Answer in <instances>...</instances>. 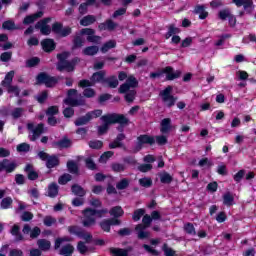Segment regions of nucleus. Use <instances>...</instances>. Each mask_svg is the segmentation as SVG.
Masks as SVG:
<instances>
[{"instance_id": "55", "label": "nucleus", "mask_w": 256, "mask_h": 256, "mask_svg": "<svg viewBox=\"0 0 256 256\" xmlns=\"http://www.w3.org/2000/svg\"><path fill=\"white\" fill-rule=\"evenodd\" d=\"M151 221H153V219L151 218V216L149 215H144L143 219H142V225L144 228L147 229V227H149V225H151Z\"/></svg>"}, {"instance_id": "27", "label": "nucleus", "mask_w": 256, "mask_h": 256, "mask_svg": "<svg viewBox=\"0 0 256 256\" xmlns=\"http://www.w3.org/2000/svg\"><path fill=\"white\" fill-rule=\"evenodd\" d=\"M145 227H143V224H138L136 226V231H138V238L139 239H147L149 237V232L145 231Z\"/></svg>"}, {"instance_id": "51", "label": "nucleus", "mask_w": 256, "mask_h": 256, "mask_svg": "<svg viewBox=\"0 0 256 256\" xmlns=\"http://www.w3.org/2000/svg\"><path fill=\"white\" fill-rule=\"evenodd\" d=\"M69 181H71V175L70 174H64L59 178L58 183L60 185H66V183H69Z\"/></svg>"}, {"instance_id": "7", "label": "nucleus", "mask_w": 256, "mask_h": 256, "mask_svg": "<svg viewBox=\"0 0 256 256\" xmlns=\"http://www.w3.org/2000/svg\"><path fill=\"white\" fill-rule=\"evenodd\" d=\"M102 114H103V111L101 110H94V111L88 112L84 117L78 118L75 121V125H77V127L81 125H87L89 121H93V119H97V117H101Z\"/></svg>"}, {"instance_id": "36", "label": "nucleus", "mask_w": 256, "mask_h": 256, "mask_svg": "<svg viewBox=\"0 0 256 256\" xmlns=\"http://www.w3.org/2000/svg\"><path fill=\"white\" fill-rule=\"evenodd\" d=\"M98 52L99 47L97 46H89L83 50L84 55H97Z\"/></svg>"}, {"instance_id": "29", "label": "nucleus", "mask_w": 256, "mask_h": 256, "mask_svg": "<svg viewBox=\"0 0 256 256\" xmlns=\"http://www.w3.org/2000/svg\"><path fill=\"white\" fill-rule=\"evenodd\" d=\"M115 47H117V42H115V40H110L101 47V52L107 53V51L115 49Z\"/></svg>"}, {"instance_id": "25", "label": "nucleus", "mask_w": 256, "mask_h": 256, "mask_svg": "<svg viewBox=\"0 0 256 256\" xmlns=\"http://www.w3.org/2000/svg\"><path fill=\"white\" fill-rule=\"evenodd\" d=\"M4 161V171H6V173H12V171H15V169L17 168V164L11 160H3Z\"/></svg>"}, {"instance_id": "44", "label": "nucleus", "mask_w": 256, "mask_h": 256, "mask_svg": "<svg viewBox=\"0 0 256 256\" xmlns=\"http://www.w3.org/2000/svg\"><path fill=\"white\" fill-rule=\"evenodd\" d=\"M60 149H67L71 145V140L64 138L57 143Z\"/></svg>"}, {"instance_id": "31", "label": "nucleus", "mask_w": 256, "mask_h": 256, "mask_svg": "<svg viewBox=\"0 0 256 256\" xmlns=\"http://www.w3.org/2000/svg\"><path fill=\"white\" fill-rule=\"evenodd\" d=\"M38 247L42 251H49V249H51V242H49V240H45V239L38 240Z\"/></svg>"}, {"instance_id": "11", "label": "nucleus", "mask_w": 256, "mask_h": 256, "mask_svg": "<svg viewBox=\"0 0 256 256\" xmlns=\"http://www.w3.org/2000/svg\"><path fill=\"white\" fill-rule=\"evenodd\" d=\"M37 83H43L46 87H54V85H57V79L45 73H41L37 77Z\"/></svg>"}, {"instance_id": "46", "label": "nucleus", "mask_w": 256, "mask_h": 256, "mask_svg": "<svg viewBox=\"0 0 256 256\" xmlns=\"http://www.w3.org/2000/svg\"><path fill=\"white\" fill-rule=\"evenodd\" d=\"M107 83H108L109 87H111L112 89H115V87H117L119 85V80H117V77L112 76L107 79Z\"/></svg>"}, {"instance_id": "17", "label": "nucleus", "mask_w": 256, "mask_h": 256, "mask_svg": "<svg viewBox=\"0 0 256 256\" xmlns=\"http://www.w3.org/2000/svg\"><path fill=\"white\" fill-rule=\"evenodd\" d=\"M22 231L24 235H29L30 233L31 239H35L39 237V235H41V229H39V227H35L33 230H31V226H29L28 224L24 225V228Z\"/></svg>"}, {"instance_id": "41", "label": "nucleus", "mask_w": 256, "mask_h": 256, "mask_svg": "<svg viewBox=\"0 0 256 256\" xmlns=\"http://www.w3.org/2000/svg\"><path fill=\"white\" fill-rule=\"evenodd\" d=\"M196 13L201 19H207V16L209 15L207 11H205V7L203 6L196 7Z\"/></svg>"}, {"instance_id": "57", "label": "nucleus", "mask_w": 256, "mask_h": 256, "mask_svg": "<svg viewBox=\"0 0 256 256\" xmlns=\"http://www.w3.org/2000/svg\"><path fill=\"white\" fill-rule=\"evenodd\" d=\"M8 93L14 95L15 97L19 96V88L17 86H8Z\"/></svg>"}, {"instance_id": "60", "label": "nucleus", "mask_w": 256, "mask_h": 256, "mask_svg": "<svg viewBox=\"0 0 256 256\" xmlns=\"http://www.w3.org/2000/svg\"><path fill=\"white\" fill-rule=\"evenodd\" d=\"M67 167L70 173H77V164L75 162L69 161Z\"/></svg>"}, {"instance_id": "1", "label": "nucleus", "mask_w": 256, "mask_h": 256, "mask_svg": "<svg viewBox=\"0 0 256 256\" xmlns=\"http://www.w3.org/2000/svg\"><path fill=\"white\" fill-rule=\"evenodd\" d=\"M101 121L103 122V125L98 127L99 135H105V132L109 131V125H113L114 123L127 125V123H129V119L122 114L104 115L101 117Z\"/></svg>"}, {"instance_id": "23", "label": "nucleus", "mask_w": 256, "mask_h": 256, "mask_svg": "<svg viewBox=\"0 0 256 256\" xmlns=\"http://www.w3.org/2000/svg\"><path fill=\"white\" fill-rule=\"evenodd\" d=\"M95 21H97V17L93 15H87L80 20V25H82V27H89V25H93Z\"/></svg>"}, {"instance_id": "10", "label": "nucleus", "mask_w": 256, "mask_h": 256, "mask_svg": "<svg viewBox=\"0 0 256 256\" xmlns=\"http://www.w3.org/2000/svg\"><path fill=\"white\" fill-rule=\"evenodd\" d=\"M38 157L42 159V161L47 160L46 167H48V169H53V167L59 165V159L56 156H49L45 152H39Z\"/></svg>"}, {"instance_id": "12", "label": "nucleus", "mask_w": 256, "mask_h": 256, "mask_svg": "<svg viewBox=\"0 0 256 256\" xmlns=\"http://www.w3.org/2000/svg\"><path fill=\"white\" fill-rule=\"evenodd\" d=\"M80 35H87V41L90 43H99L101 37L95 35V30L91 28H84L80 31Z\"/></svg>"}, {"instance_id": "4", "label": "nucleus", "mask_w": 256, "mask_h": 256, "mask_svg": "<svg viewBox=\"0 0 256 256\" xmlns=\"http://www.w3.org/2000/svg\"><path fill=\"white\" fill-rule=\"evenodd\" d=\"M59 63L57 65L59 71H73L75 69V62L77 59L72 60L71 62L67 61V58L69 57L68 52H64L62 54H58Z\"/></svg>"}, {"instance_id": "56", "label": "nucleus", "mask_w": 256, "mask_h": 256, "mask_svg": "<svg viewBox=\"0 0 256 256\" xmlns=\"http://www.w3.org/2000/svg\"><path fill=\"white\" fill-rule=\"evenodd\" d=\"M163 251H164V255H166V256H174L175 255V250H173L171 247L167 246V244H165L163 246Z\"/></svg>"}, {"instance_id": "16", "label": "nucleus", "mask_w": 256, "mask_h": 256, "mask_svg": "<svg viewBox=\"0 0 256 256\" xmlns=\"http://www.w3.org/2000/svg\"><path fill=\"white\" fill-rule=\"evenodd\" d=\"M163 73H165L166 75V79L168 81H173V79H177L181 76V71L179 70H173V68L171 67H166L164 70H163Z\"/></svg>"}, {"instance_id": "2", "label": "nucleus", "mask_w": 256, "mask_h": 256, "mask_svg": "<svg viewBox=\"0 0 256 256\" xmlns=\"http://www.w3.org/2000/svg\"><path fill=\"white\" fill-rule=\"evenodd\" d=\"M105 213H107V209L95 210L92 208H86L82 212V225L84 227H93V225L97 223V219H101Z\"/></svg>"}, {"instance_id": "63", "label": "nucleus", "mask_w": 256, "mask_h": 256, "mask_svg": "<svg viewBox=\"0 0 256 256\" xmlns=\"http://www.w3.org/2000/svg\"><path fill=\"white\" fill-rule=\"evenodd\" d=\"M83 43H85V40L81 36L74 38V47H83Z\"/></svg>"}, {"instance_id": "3", "label": "nucleus", "mask_w": 256, "mask_h": 256, "mask_svg": "<svg viewBox=\"0 0 256 256\" xmlns=\"http://www.w3.org/2000/svg\"><path fill=\"white\" fill-rule=\"evenodd\" d=\"M118 79L119 81H125L126 79V82L122 84L119 88L120 93H125L130 89H135V87H137L138 85L137 79L133 76H127V73L125 72H120L118 75Z\"/></svg>"}, {"instance_id": "6", "label": "nucleus", "mask_w": 256, "mask_h": 256, "mask_svg": "<svg viewBox=\"0 0 256 256\" xmlns=\"http://www.w3.org/2000/svg\"><path fill=\"white\" fill-rule=\"evenodd\" d=\"M172 92L173 87L171 86L166 87L165 90L160 92V96L162 97V101L164 105H166V107H173V105H175V102L177 101V98L171 95Z\"/></svg>"}, {"instance_id": "8", "label": "nucleus", "mask_w": 256, "mask_h": 256, "mask_svg": "<svg viewBox=\"0 0 256 256\" xmlns=\"http://www.w3.org/2000/svg\"><path fill=\"white\" fill-rule=\"evenodd\" d=\"M77 97H78L77 90L70 89L68 91V97L67 99L64 100V103L66 105H70V107H78V105H84L85 100H83L82 98L79 100L77 99Z\"/></svg>"}, {"instance_id": "43", "label": "nucleus", "mask_w": 256, "mask_h": 256, "mask_svg": "<svg viewBox=\"0 0 256 256\" xmlns=\"http://www.w3.org/2000/svg\"><path fill=\"white\" fill-rule=\"evenodd\" d=\"M13 203V199L11 197H6L1 202L2 209H9Z\"/></svg>"}, {"instance_id": "61", "label": "nucleus", "mask_w": 256, "mask_h": 256, "mask_svg": "<svg viewBox=\"0 0 256 256\" xmlns=\"http://www.w3.org/2000/svg\"><path fill=\"white\" fill-rule=\"evenodd\" d=\"M39 58L38 57H33L29 60H27V66L28 67H35V65H39Z\"/></svg>"}, {"instance_id": "21", "label": "nucleus", "mask_w": 256, "mask_h": 256, "mask_svg": "<svg viewBox=\"0 0 256 256\" xmlns=\"http://www.w3.org/2000/svg\"><path fill=\"white\" fill-rule=\"evenodd\" d=\"M41 45L46 53H49L55 49V41H53V39H45L41 42Z\"/></svg>"}, {"instance_id": "28", "label": "nucleus", "mask_w": 256, "mask_h": 256, "mask_svg": "<svg viewBox=\"0 0 256 256\" xmlns=\"http://www.w3.org/2000/svg\"><path fill=\"white\" fill-rule=\"evenodd\" d=\"M124 213L125 212L123 211V208H121L120 206H115L110 210V215L114 217V219H117V217H123Z\"/></svg>"}, {"instance_id": "34", "label": "nucleus", "mask_w": 256, "mask_h": 256, "mask_svg": "<svg viewBox=\"0 0 256 256\" xmlns=\"http://www.w3.org/2000/svg\"><path fill=\"white\" fill-rule=\"evenodd\" d=\"M72 193H74V195H77L78 197H85V189H83V187L79 186V185H74L72 186Z\"/></svg>"}, {"instance_id": "54", "label": "nucleus", "mask_w": 256, "mask_h": 256, "mask_svg": "<svg viewBox=\"0 0 256 256\" xmlns=\"http://www.w3.org/2000/svg\"><path fill=\"white\" fill-rule=\"evenodd\" d=\"M129 187V180L126 178L122 179L118 184H117V189L123 190L127 189Z\"/></svg>"}, {"instance_id": "45", "label": "nucleus", "mask_w": 256, "mask_h": 256, "mask_svg": "<svg viewBox=\"0 0 256 256\" xmlns=\"http://www.w3.org/2000/svg\"><path fill=\"white\" fill-rule=\"evenodd\" d=\"M231 11H229V9H224V10H221L219 12V18L222 20V21H225V19H229L230 16H231Z\"/></svg>"}, {"instance_id": "62", "label": "nucleus", "mask_w": 256, "mask_h": 256, "mask_svg": "<svg viewBox=\"0 0 256 256\" xmlns=\"http://www.w3.org/2000/svg\"><path fill=\"white\" fill-rule=\"evenodd\" d=\"M83 95L88 98L95 97V90L93 88H86L84 89Z\"/></svg>"}, {"instance_id": "48", "label": "nucleus", "mask_w": 256, "mask_h": 256, "mask_svg": "<svg viewBox=\"0 0 256 256\" xmlns=\"http://www.w3.org/2000/svg\"><path fill=\"white\" fill-rule=\"evenodd\" d=\"M145 215V210L144 209H138L134 212L132 219L134 221H139V219H141V217H143Z\"/></svg>"}, {"instance_id": "40", "label": "nucleus", "mask_w": 256, "mask_h": 256, "mask_svg": "<svg viewBox=\"0 0 256 256\" xmlns=\"http://www.w3.org/2000/svg\"><path fill=\"white\" fill-rule=\"evenodd\" d=\"M139 185H141V187H146L149 188L151 187V185H153V180H151V178H141L139 179Z\"/></svg>"}, {"instance_id": "18", "label": "nucleus", "mask_w": 256, "mask_h": 256, "mask_svg": "<svg viewBox=\"0 0 256 256\" xmlns=\"http://www.w3.org/2000/svg\"><path fill=\"white\" fill-rule=\"evenodd\" d=\"M233 2L235 3V5H237V7H241L243 5L245 11H247L248 13H251V11H253V0H233Z\"/></svg>"}, {"instance_id": "13", "label": "nucleus", "mask_w": 256, "mask_h": 256, "mask_svg": "<svg viewBox=\"0 0 256 256\" xmlns=\"http://www.w3.org/2000/svg\"><path fill=\"white\" fill-rule=\"evenodd\" d=\"M137 150L139 151L143 145H153L155 137L149 135H141L137 138Z\"/></svg>"}, {"instance_id": "19", "label": "nucleus", "mask_w": 256, "mask_h": 256, "mask_svg": "<svg viewBox=\"0 0 256 256\" xmlns=\"http://www.w3.org/2000/svg\"><path fill=\"white\" fill-rule=\"evenodd\" d=\"M172 129L173 125L171 124V118H164L160 123L161 133H170Z\"/></svg>"}, {"instance_id": "20", "label": "nucleus", "mask_w": 256, "mask_h": 256, "mask_svg": "<svg viewBox=\"0 0 256 256\" xmlns=\"http://www.w3.org/2000/svg\"><path fill=\"white\" fill-rule=\"evenodd\" d=\"M117 27V23L109 19L106 22L99 24L98 28L100 31H113Z\"/></svg>"}, {"instance_id": "52", "label": "nucleus", "mask_w": 256, "mask_h": 256, "mask_svg": "<svg viewBox=\"0 0 256 256\" xmlns=\"http://www.w3.org/2000/svg\"><path fill=\"white\" fill-rule=\"evenodd\" d=\"M56 222L57 220L51 216H46L44 218V225H46V227H51V225H55Z\"/></svg>"}, {"instance_id": "39", "label": "nucleus", "mask_w": 256, "mask_h": 256, "mask_svg": "<svg viewBox=\"0 0 256 256\" xmlns=\"http://www.w3.org/2000/svg\"><path fill=\"white\" fill-rule=\"evenodd\" d=\"M110 251H111L113 256H127V255H129V252L127 250H123V249L112 248Z\"/></svg>"}, {"instance_id": "33", "label": "nucleus", "mask_w": 256, "mask_h": 256, "mask_svg": "<svg viewBox=\"0 0 256 256\" xmlns=\"http://www.w3.org/2000/svg\"><path fill=\"white\" fill-rule=\"evenodd\" d=\"M11 234L15 237L16 241H23V235L19 232V225L15 224L12 227Z\"/></svg>"}, {"instance_id": "37", "label": "nucleus", "mask_w": 256, "mask_h": 256, "mask_svg": "<svg viewBox=\"0 0 256 256\" xmlns=\"http://www.w3.org/2000/svg\"><path fill=\"white\" fill-rule=\"evenodd\" d=\"M135 88H131L130 90L126 91L125 99L127 103H133L135 101Z\"/></svg>"}, {"instance_id": "30", "label": "nucleus", "mask_w": 256, "mask_h": 256, "mask_svg": "<svg viewBox=\"0 0 256 256\" xmlns=\"http://www.w3.org/2000/svg\"><path fill=\"white\" fill-rule=\"evenodd\" d=\"M235 201V198L233 197V194L231 192H227L223 195V203L227 205V207H231Z\"/></svg>"}, {"instance_id": "32", "label": "nucleus", "mask_w": 256, "mask_h": 256, "mask_svg": "<svg viewBox=\"0 0 256 256\" xmlns=\"http://www.w3.org/2000/svg\"><path fill=\"white\" fill-rule=\"evenodd\" d=\"M57 193H59V187L57 184L52 183L48 187V195L49 197H57Z\"/></svg>"}, {"instance_id": "47", "label": "nucleus", "mask_w": 256, "mask_h": 256, "mask_svg": "<svg viewBox=\"0 0 256 256\" xmlns=\"http://www.w3.org/2000/svg\"><path fill=\"white\" fill-rule=\"evenodd\" d=\"M111 157H113V152L108 151L101 155L99 161L100 163H107V160L111 159Z\"/></svg>"}, {"instance_id": "35", "label": "nucleus", "mask_w": 256, "mask_h": 256, "mask_svg": "<svg viewBox=\"0 0 256 256\" xmlns=\"http://www.w3.org/2000/svg\"><path fill=\"white\" fill-rule=\"evenodd\" d=\"M123 139H125V135L124 134H119L117 136V140L110 143V145H109L110 149H117V147H121V142L120 141H123Z\"/></svg>"}, {"instance_id": "14", "label": "nucleus", "mask_w": 256, "mask_h": 256, "mask_svg": "<svg viewBox=\"0 0 256 256\" xmlns=\"http://www.w3.org/2000/svg\"><path fill=\"white\" fill-rule=\"evenodd\" d=\"M51 21L50 18H46L36 24V29L40 30L42 35H49L51 33V26L47 25Z\"/></svg>"}, {"instance_id": "9", "label": "nucleus", "mask_w": 256, "mask_h": 256, "mask_svg": "<svg viewBox=\"0 0 256 256\" xmlns=\"http://www.w3.org/2000/svg\"><path fill=\"white\" fill-rule=\"evenodd\" d=\"M28 129L30 130L29 139L30 141H37L41 134L43 133V124H38L36 127L33 123H29L27 125Z\"/></svg>"}, {"instance_id": "22", "label": "nucleus", "mask_w": 256, "mask_h": 256, "mask_svg": "<svg viewBox=\"0 0 256 256\" xmlns=\"http://www.w3.org/2000/svg\"><path fill=\"white\" fill-rule=\"evenodd\" d=\"M41 17H43V12H37L35 14H32V15H29V16H26L24 18V25H31V23H35V20L36 19H41Z\"/></svg>"}, {"instance_id": "24", "label": "nucleus", "mask_w": 256, "mask_h": 256, "mask_svg": "<svg viewBox=\"0 0 256 256\" xmlns=\"http://www.w3.org/2000/svg\"><path fill=\"white\" fill-rule=\"evenodd\" d=\"M13 77H15V72H8L5 76V79L1 82L2 87H11V83H13Z\"/></svg>"}, {"instance_id": "26", "label": "nucleus", "mask_w": 256, "mask_h": 256, "mask_svg": "<svg viewBox=\"0 0 256 256\" xmlns=\"http://www.w3.org/2000/svg\"><path fill=\"white\" fill-rule=\"evenodd\" d=\"M178 33H181V30L172 24L168 27V32L165 34V39H171L173 35L175 36Z\"/></svg>"}, {"instance_id": "49", "label": "nucleus", "mask_w": 256, "mask_h": 256, "mask_svg": "<svg viewBox=\"0 0 256 256\" xmlns=\"http://www.w3.org/2000/svg\"><path fill=\"white\" fill-rule=\"evenodd\" d=\"M89 147L91 149H101L103 147V142L99 140H93L89 142Z\"/></svg>"}, {"instance_id": "38", "label": "nucleus", "mask_w": 256, "mask_h": 256, "mask_svg": "<svg viewBox=\"0 0 256 256\" xmlns=\"http://www.w3.org/2000/svg\"><path fill=\"white\" fill-rule=\"evenodd\" d=\"M25 171H27L28 178L31 181H35V179H37V177H38L37 172L32 171V166L31 165H27L26 168H25Z\"/></svg>"}, {"instance_id": "15", "label": "nucleus", "mask_w": 256, "mask_h": 256, "mask_svg": "<svg viewBox=\"0 0 256 256\" xmlns=\"http://www.w3.org/2000/svg\"><path fill=\"white\" fill-rule=\"evenodd\" d=\"M111 225H121V221H119V219L112 218L104 220L100 223L101 229H103V231H106V233H109V231L111 230Z\"/></svg>"}, {"instance_id": "53", "label": "nucleus", "mask_w": 256, "mask_h": 256, "mask_svg": "<svg viewBox=\"0 0 256 256\" xmlns=\"http://www.w3.org/2000/svg\"><path fill=\"white\" fill-rule=\"evenodd\" d=\"M29 149H30V146L27 143H22L17 146L18 153H25L29 151Z\"/></svg>"}, {"instance_id": "59", "label": "nucleus", "mask_w": 256, "mask_h": 256, "mask_svg": "<svg viewBox=\"0 0 256 256\" xmlns=\"http://www.w3.org/2000/svg\"><path fill=\"white\" fill-rule=\"evenodd\" d=\"M138 169L142 173H147V171H151V169H153V166L151 164H142V165L138 166Z\"/></svg>"}, {"instance_id": "50", "label": "nucleus", "mask_w": 256, "mask_h": 256, "mask_svg": "<svg viewBox=\"0 0 256 256\" xmlns=\"http://www.w3.org/2000/svg\"><path fill=\"white\" fill-rule=\"evenodd\" d=\"M3 29H7L8 31H12L13 29H17L15 27V23L11 20L5 21L2 25Z\"/></svg>"}, {"instance_id": "42", "label": "nucleus", "mask_w": 256, "mask_h": 256, "mask_svg": "<svg viewBox=\"0 0 256 256\" xmlns=\"http://www.w3.org/2000/svg\"><path fill=\"white\" fill-rule=\"evenodd\" d=\"M160 180H161V183H171V181H173V177H171L169 173L164 172L160 174Z\"/></svg>"}, {"instance_id": "5", "label": "nucleus", "mask_w": 256, "mask_h": 256, "mask_svg": "<svg viewBox=\"0 0 256 256\" xmlns=\"http://www.w3.org/2000/svg\"><path fill=\"white\" fill-rule=\"evenodd\" d=\"M105 81V72L100 71L96 72L92 75L91 81L89 80H81L79 82V87L85 88V87H91L94 83H103Z\"/></svg>"}, {"instance_id": "58", "label": "nucleus", "mask_w": 256, "mask_h": 256, "mask_svg": "<svg viewBox=\"0 0 256 256\" xmlns=\"http://www.w3.org/2000/svg\"><path fill=\"white\" fill-rule=\"evenodd\" d=\"M184 229L186 231V233H189V235H195V227L193 226V224L188 223L184 226Z\"/></svg>"}, {"instance_id": "64", "label": "nucleus", "mask_w": 256, "mask_h": 256, "mask_svg": "<svg viewBox=\"0 0 256 256\" xmlns=\"http://www.w3.org/2000/svg\"><path fill=\"white\" fill-rule=\"evenodd\" d=\"M217 187H219V185L217 184V182H212V183H209L207 185V190L210 192V193H215V191H217Z\"/></svg>"}]
</instances>
